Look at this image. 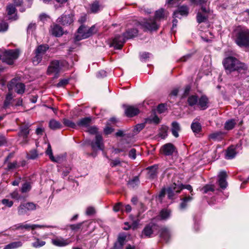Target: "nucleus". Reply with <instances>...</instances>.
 I'll list each match as a JSON object with an SVG mask.
<instances>
[{
  "instance_id": "obj_30",
  "label": "nucleus",
  "mask_w": 249,
  "mask_h": 249,
  "mask_svg": "<svg viewBox=\"0 0 249 249\" xmlns=\"http://www.w3.org/2000/svg\"><path fill=\"white\" fill-rule=\"evenodd\" d=\"M191 128L194 133H198L201 130V125L196 119L194 120L191 124Z\"/></svg>"
},
{
  "instance_id": "obj_55",
  "label": "nucleus",
  "mask_w": 249,
  "mask_h": 249,
  "mask_svg": "<svg viewBox=\"0 0 249 249\" xmlns=\"http://www.w3.org/2000/svg\"><path fill=\"white\" fill-rule=\"evenodd\" d=\"M145 127V124L144 123L137 124L135 125L134 129V133H138L141 131Z\"/></svg>"
},
{
  "instance_id": "obj_41",
  "label": "nucleus",
  "mask_w": 249,
  "mask_h": 249,
  "mask_svg": "<svg viewBox=\"0 0 249 249\" xmlns=\"http://www.w3.org/2000/svg\"><path fill=\"white\" fill-rule=\"evenodd\" d=\"M28 210L25 205L24 203H21L18 208V212L19 215H23L25 214Z\"/></svg>"
},
{
  "instance_id": "obj_4",
  "label": "nucleus",
  "mask_w": 249,
  "mask_h": 249,
  "mask_svg": "<svg viewBox=\"0 0 249 249\" xmlns=\"http://www.w3.org/2000/svg\"><path fill=\"white\" fill-rule=\"evenodd\" d=\"M49 49L47 44H41L37 46L34 51V56L32 57V62L34 65H37L42 60L43 56Z\"/></svg>"
},
{
  "instance_id": "obj_54",
  "label": "nucleus",
  "mask_w": 249,
  "mask_h": 249,
  "mask_svg": "<svg viewBox=\"0 0 249 249\" xmlns=\"http://www.w3.org/2000/svg\"><path fill=\"white\" fill-rule=\"evenodd\" d=\"M6 10L8 14L11 15L15 12L16 8L14 5L10 4L7 6Z\"/></svg>"
},
{
  "instance_id": "obj_7",
  "label": "nucleus",
  "mask_w": 249,
  "mask_h": 249,
  "mask_svg": "<svg viewBox=\"0 0 249 249\" xmlns=\"http://www.w3.org/2000/svg\"><path fill=\"white\" fill-rule=\"evenodd\" d=\"M18 55L19 52L17 50H7L2 53L1 60L8 65H12Z\"/></svg>"
},
{
  "instance_id": "obj_25",
  "label": "nucleus",
  "mask_w": 249,
  "mask_h": 249,
  "mask_svg": "<svg viewBox=\"0 0 249 249\" xmlns=\"http://www.w3.org/2000/svg\"><path fill=\"white\" fill-rule=\"evenodd\" d=\"M197 103L202 109H205L208 107V99L206 96H202L198 100Z\"/></svg>"
},
{
  "instance_id": "obj_57",
  "label": "nucleus",
  "mask_w": 249,
  "mask_h": 249,
  "mask_svg": "<svg viewBox=\"0 0 249 249\" xmlns=\"http://www.w3.org/2000/svg\"><path fill=\"white\" fill-rule=\"evenodd\" d=\"M8 28V24L2 21L0 22V32H5L7 30Z\"/></svg>"
},
{
  "instance_id": "obj_18",
  "label": "nucleus",
  "mask_w": 249,
  "mask_h": 249,
  "mask_svg": "<svg viewBox=\"0 0 249 249\" xmlns=\"http://www.w3.org/2000/svg\"><path fill=\"white\" fill-rule=\"evenodd\" d=\"M227 177V173L225 171H221L218 175V184L220 187L222 189H225L228 185L226 181Z\"/></svg>"
},
{
  "instance_id": "obj_45",
  "label": "nucleus",
  "mask_w": 249,
  "mask_h": 249,
  "mask_svg": "<svg viewBox=\"0 0 249 249\" xmlns=\"http://www.w3.org/2000/svg\"><path fill=\"white\" fill-rule=\"evenodd\" d=\"M126 236L124 233H120L119 234L117 242L124 246L126 241Z\"/></svg>"
},
{
  "instance_id": "obj_16",
  "label": "nucleus",
  "mask_w": 249,
  "mask_h": 249,
  "mask_svg": "<svg viewBox=\"0 0 249 249\" xmlns=\"http://www.w3.org/2000/svg\"><path fill=\"white\" fill-rule=\"evenodd\" d=\"M125 114L128 117H132L137 115L140 112V110L137 107L133 106H124Z\"/></svg>"
},
{
  "instance_id": "obj_42",
  "label": "nucleus",
  "mask_w": 249,
  "mask_h": 249,
  "mask_svg": "<svg viewBox=\"0 0 249 249\" xmlns=\"http://www.w3.org/2000/svg\"><path fill=\"white\" fill-rule=\"evenodd\" d=\"M168 128L166 126H163L160 129L159 136L162 139H164L167 136V131Z\"/></svg>"
},
{
  "instance_id": "obj_50",
  "label": "nucleus",
  "mask_w": 249,
  "mask_h": 249,
  "mask_svg": "<svg viewBox=\"0 0 249 249\" xmlns=\"http://www.w3.org/2000/svg\"><path fill=\"white\" fill-rule=\"evenodd\" d=\"M201 190L203 191V193L206 194L209 191L213 192L214 187L213 185H206L204 186L202 189Z\"/></svg>"
},
{
  "instance_id": "obj_37",
  "label": "nucleus",
  "mask_w": 249,
  "mask_h": 249,
  "mask_svg": "<svg viewBox=\"0 0 249 249\" xmlns=\"http://www.w3.org/2000/svg\"><path fill=\"white\" fill-rule=\"evenodd\" d=\"M19 167H20V165L18 163L17 161H14L13 162H8L7 166L6 168V170L7 171H10L18 168Z\"/></svg>"
},
{
  "instance_id": "obj_9",
  "label": "nucleus",
  "mask_w": 249,
  "mask_h": 249,
  "mask_svg": "<svg viewBox=\"0 0 249 249\" xmlns=\"http://www.w3.org/2000/svg\"><path fill=\"white\" fill-rule=\"evenodd\" d=\"M31 124L29 123L24 122L19 125V131L18 134V136L22 138L20 142L21 144H25L28 142V135L30 133Z\"/></svg>"
},
{
  "instance_id": "obj_35",
  "label": "nucleus",
  "mask_w": 249,
  "mask_h": 249,
  "mask_svg": "<svg viewBox=\"0 0 249 249\" xmlns=\"http://www.w3.org/2000/svg\"><path fill=\"white\" fill-rule=\"evenodd\" d=\"M170 213L171 211L170 210L163 209L160 211V215L161 219L164 220L169 217Z\"/></svg>"
},
{
  "instance_id": "obj_58",
  "label": "nucleus",
  "mask_w": 249,
  "mask_h": 249,
  "mask_svg": "<svg viewBox=\"0 0 249 249\" xmlns=\"http://www.w3.org/2000/svg\"><path fill=\"white\" fill-rule=\"evenodd\" d=\"M1 203L2 204L9 208L11 207L14 203L13 201L9 200L8 199H3L1 200Z\"/></svg>"
},
{
  "instance_id": "obj_22",
  "label": "nucleus",
  "mask_w": 249,
  "mask_h": 249,
  "mask_svg": "<svg viewBox=\"0 0 249 249\" xmlns=\"http://www.w3.org/2000/svg\"><path fill=\"white\" fill-rule=\"evenodd\" d=\"M225 133L222 131H217L210 134L209 135V139L213 141H221L223 139Z\"/></svg>"
},
{
  "instance_id": "obj_32",
  "label": "nucleus",
  "mask_w": 249,
  "mask_h": 249,
  "mask_svg": "<svg viewBox=\"0 0 249 249\" xmlns=\"http://www.w3.org/2000/svg\"><path fill=\"white\" fill-rule=\"evenodd\" d=\"M236 124L235 121L234 119H231L227 121L224 124V128L227 130L232 129Z\"/></svg>"
},
{
  "instance_id": "obj_34",
  "label": "nucleus",
  "mask_w": 249,
  "mask_h": 249,
  "mask_svg": "<svg viewBox=\"0 0 249 249\" xmlns=\"http://www.w3.org/2000/svg\"><path fill=\"white\" fill-rule=\"evenodd\" d=\"M101 5L99 4V1H95L91 5L90 10L92 13H95L100 10Z\"/></svg>"
},
{
  "instance_id": "obj_15",
  "label": "nucleus",
  "mask_w": 249,
  "mask_h": 249,
  "mask_svg": "<svg viewBox=\"0 0 249 249\" xmlns=\"http://www.w3.org/2000/svg\"><path fill=\"white\" fill-rule=\"evenodd\" d=\"M189 13V8L186 6H181L174 12L173 17L175 18H180L181 16H187Z\"/></svg>"
},
{
  "instance_id": "obj_31",
  "label": "nucleus",
  "mask_w": 249,
  "mask_h": 249,
  "mask_svg": "<svg viewBox=\"0 0 249 249\" xmlns=\"http://www.w3.org/2000/svg\"><path fill=\"white\" fill-rule=\"evenodd\" d=\"M235 148L233 146L229 147L226 152V158L228 159H231L233 158L236 155Z\"/></svg>"
},
{
  "instance_id": "obj_20",
  "label": "nucleus",
  "mask_w": 249,
  "mask_h": 249,
  "mask_svg": "<svg viewBox=\"0 0 249 249\" xmlns=\"http://www.w3.org/2000/svg\"><path fill=\"white\" fill-rule=\"evenodd\" d=\"M158 168L157 165H154L151 166H149L146 168L148 170L147 173V178L150 179L155 178L157 177L158 174Z\"/></svg>"
},
{
  "instance_id": "obj_3",
  "label": "nucleus",
  "mask_w": 249,
  "mask_h": 249,
  "mask_svg": "<svg viewBox=\"0 0 249 249\" xmlns=\"http://www.w3.org/2000/svg\"><path fill=\"white\" fill-rule=\"evenodd\" d=\"M96 32L97 30L94 25L92 26L90 28H88L85 25L82 24L77 30L78 35L75 36V40L79 41L83 39L88 38Z\"/></svg>"
},
{
  "instance_id": "obj_6",
  "label": "nucleus",
  "mask_w": 249,
  "mask_h": 249,
  "mask_svg": "<svg viewBox=\"0 0 249 249\" xmlns=\"http://www.w3.org/2000/svg\"><path fill=\"white\" fill-rule=\"evenodd\" d=\"M184 188L190 191L191 192L193 191V188L190 185H183L181 183L176 184L175 183L171 184L167 188V195L168 198L169 199H173L175 195L180 193Z\"/></svg>"
},
{
  "instance_id": "obj_10",
  "label": "nucleus",
  "mask_w": 249,
  "mask_h": 249,
  "mask_svg": "<svg viewBox=\"0 0 249 249\" xmlns=\"http://www.w3.org/2000/svg\"><path fill=\"white\" fill-rule=\"evenodd\" d=\"M7 87L9 91L12 90L14 88L15 89V91L18 94H22L25 91V85L22 83L18 82V80L16 78H14L11 80L8 84Z\"/></svg>"
},
{
  "instance_id": "obj_12",
  "label": "nucleus",
  "mask_w": 249,
  "mask_h": 249,
  "mask_svg": "<svg viewBox=\"0 0 249 249\" xmlns=\"http://www.w3.org/2000/svg\"><path fill=\"white\" fill-rule=\"evenodd\" d=\"M74 17V15L72 13L69 14L64 13L57 18V21L63 26H69L73 23Z\"/></svg>"
},
{
  "instance_id": "obj_33",
  "label": "nucleus",
  "mask_w": 249,
  "mask_h": 249,
  "mask_svg": "<svg viewBox=\"0 0 249 249\" xmlns=\"http://www.w3.org/2000/svg\"><path fill=\"white\" fill-rule=\"evenodd\" d=\"M128 185L130 188H134L139 185L140 180L138 176H136L128 182Z\"/></svg>"
},
{
  "instance_id": "obj_43",
  "label": "nucleus",
  "mask_w": 249,
  "mask_h": 249,
  "mask_svg": "<svg viewBox=\"0 0 249 249\" xmlns=\"http://www.w3.org/2000/svg\"><path fill=\"white\" fill-rule=\"evenodd\" d=\"M63 123L65 126L72 128H75L76 126V125L75 123L67 119H64L63 120Z\"/></svg>"
},
{
  "instance_id": "obj_44",
  "label": "nucleus",
  "mask_w": 249,
  "mask_h": 249,
  "mask_svg": "<svg viewBox=\"0 0 249 249\" xmlns=\"http://www.w3.org/2000/svg\"><path fill=\"white\" fill-rule=\"evenodd\" d=\"M13 96L12 93L9 92L6 95L5 100L4 102V107L5 108H6L8 106L10 105Z\"/></svg>"
},
{
  "instance_id": "obj_61",
  "label": "nucleus",
  "mask_w": 249,
  "mask_h": 249,
  "mask_svg": "<svg viewBox=\"0 0 249 249\" xmlns=\"http://www.w3.org/2000/svg\"><path fill=\"white\" fill-rule=\"evenodd\" d=\"M36 28V24L35 23H31L27 27L28 32H32Z\"/></svg>"
},
{
  "instance_id": "obj_40",
  "label": "nucleus",
  "mask_w": 249,
  "mask_h": 249,
  "mask_svg": "<svg viewBox=\"0 0 249 249\" xmlns=\"http://www.w3.org/2000/svg\"><path fill=\"white\" fill-rule=\"evenodd\" d=\"M31 189V183L29 182H26L22 185L20 190L22 193H25L29 192Z\"/></svg>"
},
{
  "instance_id": "obj_38",
  "label": "nucleus",
  "mask_w": 249,
  "mask_h": 249,
  "mask_svg": "<svg viewBox=\"0 0 249 249\" xmlns=\"http://www.w3.org/2000/svg\"><path fill=\"white\" fill-rule=\"evenodd\" d=\"M189 106H193L196 105L198 102L197 96L196 95H191L189 96L187 100Z\"/></svg>"
},
{
  "instance_id": "obj_14",
  "label": "nucleus",
  "mask_w": 249,
  "mask_h": 249,
  "mask_svg": "<svg viewBox=\"0 0 249 249\" xmlns=\"http://www.w3.org/2000/svg\"><path fill=\"white\" fill-rule=\"evenodd\" d=\"M91 146L93 150L99 149L103 150L104 145L102 136L99 134H96L95 140L91 142Z\"/></svg>"
},
{
  "instance_id": "obj_27",
  "label": "nucleus",
  "mask_w": 249,
  "mask_h": 249,
  "mask_svg": "<svg viewBox=\"0 0 249 249\" xmlns=\"http://www.w3.org/2000/svg\"><path fill=\"white\" fill-rule=\"evenodd\" d=\"M180 130L179 124L177 122H174L172 124V133L176 138L178 137V132Z\"/></svg>"
},
{
  "instance_id": "obj_2",
  "label": "nucleus",
  "mask_w": 249,
  "mask_h": 249,
  "mask_svg": "<svg viewBox=\"0 0 249 249\" xmlns=\"http://www.w3.org/2000/svg\"><path fill=\"white\" fill-rule=\"evenodd\" d=\"M138 33V31L136 28L128 29L123 34V36H116L113 39L112 45L116 49H121L125 41V39L136 36Z\"/></svg>"
},
{
  "instance_id": "obj_1",
  "label": "nucleus",
  "mask_w": 249,
  "mask_h": 249,
  "mask_svg": "<svg viewBox=\"0 0 249 249\" xmlns=\"http://www.w3.org/2000/svg\"><path fill=\"white\" fill-rule=\"evenodd\" d=\"M223 64L226 70L230 72L237 71L239 72H245L247 70L246 65L239 62L236 58L229 56L224 59Z\"/></svg>"
},
{
  "instance_id": "obj_62",
  "label": "nucleus",
  "mask_w": 249,
  "mask_h": 249,
  "mask_svg": "<svg viewBox=\"0 0 249 249\" xmlns=\"http://www.w3.org/2000/svg\"><path fill=\"white\" fill-rule=\"evenodd\" d=\"M95 213V210L93 207H89L87 209L86 214L88 215H92Z\"/></svg>"
},
{
  "instance_id": "obj_23",
  "label": "nucleus",
  "mask_w": 249,
  "mask_h": 249,
  "mask_svg": "<svg viewBox=\"0 0 249 249\" xmlns=\"http://www.w3.org/2000/svg\"><path fill=\"white\" fill-rule=\"evenodd\" d=\"M160 238L163 239L165 242H167L170 237V231L169 230L165 227H163L160 229Z\"/></svg>"
},
{
  "instance_id": "obj_60",
  "label": "nucleus",
  "mask_w": 249,
  "mask_h": 249,
  "mask_svg": "<svg viewBox=\"0 0 249 249\" xmlns=\"http://www.w3.org/2000/svg\"><path fill=\"white\" fill-rule=\"evenodd\" d=\"M129 157L132 159H135L136 157V151L135 149L132 148L129 152Z\"/></svg>"
},
{
  "instance_id": "obj_64",
  "label": "nucleus",
  "mask_w": 249,
  "mask_h": 249,
  "mask_svg": "<svg viewBox=\"0 0 249 249\" xmlns=\"http://www.w3.org/2000/svg\"><path fill=\"white\" fill-rule=\"evenodd\" d=\"M39 18L40 20L44 22L46 21L48 18H50V17L47 14L43 13L40 15Z\"/></svg>"
},
{
  "instance_id": "obj_24",
  "label": "nucleus",
  "mask_w": 249,
  "mask_h": 249,
  "mask_svg": "<svg viewBox=\"0 0 249 249\" xmlns=\"http://www.w3.org/2000/svg\"><path fill=\"white\" fill-rule=\"evenodd\" d=\"M52 242L54 245L59 247L65 246L69 243L67 240L61 238L53 239Z\"/></svg>"
},
{
  "instance_id": "obj_21",
  "label": "nucleus",
  "mask_w": 249,
  "mask_h": 249,
  "mask_svg": "<svg viewBox=\"0 0 249 249\" xmlns=\"http://www.w3.org/2000/svg\"><path fill=\"white\" fill-rule=\"evenodd\" d=\"M52 34L56 37H59L63 35V29L58 24H53L51 26Z\"/></svg>"
},
{
  "instance_id": "obj_13",
  "label": "nucleus",
  "mask_w": 249,
  "mask_h": 249,
  "mask_svg": "<svg viewBox=\"0 0 249 249\" xmlns=\"http://www.w3.org/2000/svg\"><path fill=\"white\" fill-rule=\"evenodd\" d=\"M176 148L171 143H167L161 146L160 153L165 156H171L176 151Z\"/></svg>"
},
{
  "instance_id": "obj_39",
  "label": "nucleus",
  "mask_w": 249,
  "mask_h": 249,
  "mask_svg": "<svg viewBox=\"0 0 249 249\" xmlns=\"http://www.w3.org/2000/svg\"><path fill=\"white\" fill-rule=\"evenodd\" d=\"M46 153L47 155L49 156V158L52 161L57 162V160L55 159L54 157L53 156L52 147L50 143L48 144V147L46 151Z\"/></svg>"
},
{
  "instance_id": "obj_49",
  "label": "nucleus",
  "mask_w": 249,
  "mask_h": 249,
  "mask_svg": "<svg viewBox=\"0 0 249 249\" xmlns=\"http://www.w3.org/2000/svg\"><path fill=\"white\" fill-rule=\"evenodd\" d=\"M10 196L12 198L18 200L21 199L22 198L21 195L19 194L17 190H16L13 192L11 193L10 194Z\"/></svg>"
},
{
  "instance_id": "obj_52",
  "label": "nucleus",
  "mask_w": 249,
  "mask_h": 249,
  "mask_svg": "<svg viewBox=\"0 0 249 249\" xmlns=\"http://www.w3.org/2000/svg\"><path fill=\"white\" fill-rule=\"evenodd\" d=\"M36 227H40L39 225H33L32 226H30L28 224L25 225H20L18 227L17 229H29L30 228H31L33 230H34L35 228Z\"/></svg>"
},
{
  "instance_id": "obj_53",
  "label": "nucleus",
  "mask_w": 249,
  "mask_h": 249,
  "mask_svg": "<svg viewBox=\"0 0 249 249\" xmlns=\"http://www.w3.org/2000/svg\"><path fill=\"white\" fill-rule=\"evenodd\" d=\"M45 244V242L40 240L38 239H36V240L33 243V246L35 248H39Z\"/></svg>"
},
{
  "instance_id": "obj_17",
  "label": "nucleus",
  "mask_w": 249,
  "mask_h": 249,
  "mask_svg": "<svg viewBox=\"0 0 249 249\" xmlns=\"http://www.w3.org/2000/svg\"><path fill=\"white\" fill-rule=\"evenodd\" d=\"M168 15V12L163 8H160L155 12L154 19L158 23L161 20L166 19Z\"/></svg>"
},
{
  "instance_id": "obj_56",
  "label": "nucleus",
  "mask_w": 249,
  "mask_h": 249,
  "mask_svg": "<svg viewBox=\"0 0 249 249\" xmlns=\"http://www.w3.org/2000/svg\"><path fill=\"white\" fill-rule=\"evenodd\" d=\"M69 82V79H60L59 82L57 84V87H64L66 85H67Z\"/></svg>"
},
{
  "instance_id": "obj_51",
  "label": "nucleus",
  "mask_w": 249,
  "mask_h": 249,
  "mask_svg": "<svg viewBox=\"0 0 249 249\" xmlns=\"http://www.w3.org/2000/svg\"><path fill=\"white\" fill-rule=\"evenodd\" d=\"M84 222L77 223L76 224H71L69 226L70 229L72 231H77L79 229H81L82 226L83 225Z\"/></svg>"
},
{
  "instance_id": "obj_5",
  "label": "nucleus",
  "mask_w": 249,
  "mask_h": 249,
  "mask_svg": "<svg viewBox=\"0 0 249 249\" xmlns=\"http://www.w3.org/2000/svg\"><path fill=\"white\" fill-rule=\"evenodd\" d=\"M235 41L239 46L249 47V30L242 29L238 31Z\"/></svg>"
},
{
  "instance_id": "obj_29",
  "label": "nucleus",
  "mask_w": 249,
  "mask_h": 249,
  "mask_svg": "<svg viewBox=\"0 0 249 249\" xmlns=\"http://www.w3.org/2000/svg\"><path fill=\"white\" fill-rule=\"evenodd\" d=\"M193 197L191 196H187L182 199V202L180 204V209L181 210L185 209L189 202H190L193 200Z\"/></svg>"
},
{
  "instance_id": "obj_11",
  "label": "nucleus",
  "mask_w": 249,
  "mask_h": 249,
  "mask_svg": "<svg viewBox=\"0 0 249 249\" xmlns=\"http://www.w3.org/2000/svg\"><path fill=\"white\" fill-rule=\"evenodd\" d=\"M60 70L59 61L57 60H54L50 63L48 66L47 73L49 75L53 74L54 78H57Z\"/></svg>"
},
{
  "instance_id": "obj_63",
  "label": "nucleus",
  "mask_w": 249,
  "mask_h": 249,
  "mask_svg": "<svg viewBox=\"0 0 249 249\" xmlns=\"http://www.w3.org/2000/svg\"><path fill=\"white\" fill-rule=\"evenodd\" d=\"M98 129L95 126H92L89 128L88 131L91 134H97Z\"/></svg>"
},
{
  "instance_id": "obj_26",
  "label": "nucleus",
  "mask_w": 249,
  "mask_h": 249,
  "mask_svg": "<svg viewBox=\"0 0 249 249\" xmlns=\"http://www.w3.org/2000/svg\"><path fill=\"white\" fill-rule=\"evenodd\" d=\"M49 127L52 130L61 129L62 127V124L58 121L52 119L49 122Z\"/></svg>"
},
{
  "instance_id": "obj_59",
  "label": "nucleus",
  "mask_w": 249,
  "mask_h": 249,
  "mask_svg": "<svg viewBox=\"0 0 249 249\" xmlns=\"http://www.w3.org/2000/svg\"><path fill=\"white\" fill-rule=\"evenodd\" d=\"M166 106L163 104H161L158 106L157 111L159 113H162L166 110Z\"/></svg>"
},
{
  "instance_id": "obj_46",
  "label": "nucleus",
  "mask_w": 249,
  "mask_h": 249,
  "mask_svg": "<svg viewBox=\"0 0 249 249\" xmlns=\"http://www.w3.org/2000/svg\"><path fill=\"white\" fill-rule=\"evenodd\" d=\"M28 211L35 210L38 206L33 202L24 203Z\"/></svg>"
},
{
  "instance_id": "obj_28",
  "label": "nucleus",
  "mask_w": 249,
  "mask_h": 249,
  "mask_svg": "<svg viewBox=\"0 0 249 249\" xmlns=\"http://www.w3.org/2000/svg\"><path fill=\"white\" fill-rule=\"evenodd\" d=\"M91 120L90 117L82 118L77 122V125L82 127H87L89 125Z\"/></svg>"
},
{
  "instance_id": "obj_48",
  "label": "nucleus",
  "mask_w": 249,
  "mask_h": 249,
  "mask_svg": "<svg viewBox=\"0 0 249 249\" xmlns=\"http://www.w3.org/2000/svg\"><path fill=\"white\" fill-rule=\"evenodd\" d=\"M38 157V154L36 150H31L27 154V158L29 159L34 160Z\"/></svg>"
},
{
  "instance_id": "obj_8",
  "label": "nucleus",
  "mask_w": 249,
  "mask_h": 249,
  "mask_svg": "<svg viewBox=\"0 0 249 249\" xmlns=\"http://www.w3.org/2000/svg\"><path fill=\"white\" fill-rule=\"evenodd\" d=\"M139 25L145 31H155L159 28V24L153 18L144 19Z\"/></svg>"
},
{
  "instance_id": "obj_47",
  "label": "nucleus",
  "mask_w": 249,
  "mask_h": 249,
  "mask_svg": "<svg viewBox=\"0 0 249 249\" xmlns=\"http://www.w3.org/2000/svg\"><path fill=\"white\" fill-rule=\"evenodd\" d=\"M197 21L199 23L204 22L207 21V17L200 13H198L196 16Z\"/></svg>"
},
{
  "instance_id": "obj_36",
  "label": "nucleus",
  "mask_w": 249,
  "mask_h": 249,
  "mask_svg": "<svg viewBox=\"0 0 249 249\" xmlns=\"http://www.w3.org/2000/svg\"><path fill=\"white\" fill-rule=\"evenodd\" d=\"M22 243L20 241L12 242L7 245L3 249H13L21 246Z\"/></svg>"
},
{
  "instance_id": "obj_19",
  "label": "nucleus",
  "mask_w": 249,
  "mask_h": 249,
  "mask_svg": "<svg viewBox=\"0 0 249 249\" xmlns=\"http://www.w3.org/2000/svg\"><path fill=\"white\" fill-rule=\"evenodd\" d=\"M156 225L153 223H150L147 225L142 231V236L146 237H150L153 234Z\"/></svg>"
}]
</instances>
